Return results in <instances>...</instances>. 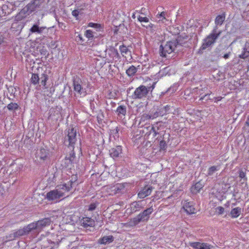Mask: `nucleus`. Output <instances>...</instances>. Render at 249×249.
<instances>
[{
	"mask_svg": "<svg viewBox=\"0 0 249 249\" xmlns=\"http://www.w3.org/2000/svg\"><path fill=\"white\" fill-rule=\"evenodd\" d=\"M77 176L75 175H71L67 182L58 185L56 189L48 192L47 197L49 200H57L65 196L66 192H70L73 187L77 184Z\"/></svg>",
	"mask_w": 249,
	"mask_h": 249,
	"instance_id": "f257e3e1",
	"label": "nucleus"
},
{
	"mask_svg": "<svg viewBox=\"0 0 249 249\" xmlns=\"http://www.w3.org/2000/svg\"><path fill=\"white\" fill-rule=\"evenodd\" d=\"M222 33L221 30L218 31V27H214L211 34L208 35L203 41L202 44L200 47L201 50L209 48V46L214 43L217 38Z\"/></svg>",
	"mask_w": 249,
	"mask_h": 249,
	"instance_id": "f03ea898",
	"label": "nucleus"
},
{
	"mask_svg": "<svg viewBox=\"0 0 249 249\" xmlns=\"http://www.w3.org/2000/svg\"><path fill=\"white\" fill-rule=\"evenodd\" d=\"M176 48V43L172 41H166L161 44L159 48V53L160 57H167L168 54L173 53Z\"/></svg>",
	"mask_w": 249,
	"mask_h": 249,
	"instance_id": "7ed1b4c3",
	"label": "nucleus"
},
{
	"mask_svg": "<svg viewBox=\"0 0 249 249\" xmlns=\"http://www.w3.org/2000/svg\"><path fill=\"white\" fill-rule=\"evenodd\" d=\"M127 185L126 183L120 184L118 183L113 185H107L103 187V191L107 193V195H113L119 193L124 192L125 188Z\"/></svg>",
	"mask_w": 249,
	"mask_h": 249,
	"instance_id": "20e7f679",
	"label": "nucleus"
},
{
	"mask_svg": "<svg viewBox=\"0 0 249 249\" xmlns=\"http://www.w3.org/2000/svg\"><path fill=\"white\" fill-rule=\"evenodd\" d=\"M76 135V130L73 127H71L68 129L67 135L65 137V142H68V146H71L73 149L77 141Z\"/></svg>",
	"mask_w": 249,
	"mask_h": 249,
	"instance_id": "39448f33",
	"label": "nucleus"
},
{
	"mask_svg": "<svg viewBox=\"0 0 249 249\" xmlns=\"http://www.w3.org/2000/svg\"><path fill=\"white\" fill-rule=\"evenodd\" d=\"M149 93V89L144 85H141L135 89L132 95L133 99H141L146 97Z\"/></svg>",
	"mask_w": 249,
	"mask_h": 249,
	"instance_id": "423d86ee",
	"label": "nucleus"
},
{
	"mask_svg": "<svg viewBox=\"0 0 249 249\" xmlns=\"http://www.w3.org/2000/svg\"><path fill=\"white\" fill-rule=\"evenodd\" d=\"M81 80H73V87L75 92L80 97H85L87 94L86 89L83 87L81 85Z\"/></svg>",
	"mask_w": 249,
	"mask_h": 249,
	"instance_id": "0eeeda50",
	"label": "nucleus"
},
{
	"mask_svg": "<svg viewBox=\"0 0 249 249\" xmlns=\"http://www.w3.org/2000/svg\"><path fill=\"white\" fill-rule=\"evenodd\" d=\"M52 221L50 217H47L46 218L39 220L36 223H32V228L33 229L41 230L44 227L49 226L51 223Z\"/></svg>",
	"mask_w": 249,
	"mask_h": 249,
	"instance_id": "6e6552de",
	"label": "nucleus"
},
{
	"mask_svg": "<svg viewBox=\"0 0 249 249\" xmlns=\"http://www.w3.org/2000/svg\"><path fill=\"white\" fill-rule=\"evenodd\" d=\"M49 156V151L45 148H41L36 152V158L38 161H44Z\"/></svg>",
	"mask_w": 249,
	"mask_h": 249,
	"instance_id": "1a4fd4ad",
	"label": "nucleus"
},
{
	"mask_svg": "<svg viewBox=\"0 0 249 249\" xmlns=\"http://www.w3.org/2000/svg\"><path fill=\"white\" fill-rule=\"evenodd\" d=\"M189 245L194 249H213L212 245L207 243L190 242Z\"/></svg>",
	"mask_w": 249,
	"mask_h": 249,
	"instance_id": "9d476101",
	"label": "nucleus"
},
{
	"mask_svg": "<svg viewBox=\"0 0 249 249\" xmlns=\"http://www.w3.org/2000/svg\"><path fill=\"white\" fill-rule=\"evenodd\" d=\"M82 226L84 228H88V227H91L95 226V221L91 217H84L80 221Z\"/></svg>",
	"mask_w": 249,
	"mask_h": 249,
	"instance_id": "9b49d317",
	"label": "nucleus"
},
{
	"mask_svg": "<svg viewBox=\"0 0 249 249\" xmlns=\"http://www.w3.org/2000/svg\"><path fill=\"white\" fill-rule=\"evenodd\" d=\"M154 211L153 206H150L149 208L144 210L142 212L140 213V217L142 221H147L148 220L150 215Z\"/></svg>",
	"mask_w": 249,
	"mask_h": 249,
	"instance_id": "f8f14e48",
	"label": "nucleus"
},
{
	"mask_svg": "<svg viewBox=\"0 0 249 249\" xmlns=\"http://www.w3.org/2000/svg\"><path fill=\"white\" fill-rule=\"evenodd\" d=\"M153 188L151 186H145L139 192L138 196L140 198H144L149 196L152 192Z\"/></svg>",
	"mask_w": 249,
	"mask_h": 249,
	"instance_id": "ddd939ff",
	"label": "nucleus"
},
{
	"mask_svg": "<svg viewBox=\"0 0 249 249\" xmlns=\"http://www.w3.org/2000/svg\"><path fill=\"white\" fill-rule=\"evenodd\" d=\"M183 208L185 211L188 213H196V209L194 205L190 201H185L183 205Z\"/></svg>",
	"mask_w": 249,
	"mask_h": 249,
	"instance_id": "4468645a",
	"label": "nucleus"
},
{
	"mask_svg": "<svg viewBox=\"0 0 249 249\" xmlns=\"http://www.w3.org/2000/svg\"><path fill=\"white\" fill-rule=\"evenodd\" d=\"M31 231V228L30 227V225H29L28 227L26 228L22 229H19L17 231H14L13 233V237L14 238L18 237L29 233Z\"/></svg>",
	"mask_w": 249,
	"mask_h": 249,
	"instance_id": "2eb2a0df",
	"label": "nucleus"
},
{
	"mask_svg": "<svg viewBox=\"0 0 249 249\" xmlns=\"http://www.w3.org/2000/svg\"><path fill=\"white\" fill-rule=\"evenodd\" d=\"M122 152V147L118 145L116 147L111 148L109 150V154L111 157L116 158L119 157L120 154Z\"/></svg>",
	"mask_w": 249,
	"mask_h": 249,
	"instance_id": "dca6fc26",
	"label": "nucleus"
},
{
	"mask_svg": "<svg viewBox=\"0 0 249 249\" xmlns=\"http://www.w3.org/2000/svg\"><path fill=\"white\" fill-rule=\"evenodd\" d=\"M75 160V154L72 149V150L69 156L66 157L65 159V163L67 164V166L69 167V165L73 163L74 160Z\"/></svg>",
	"mask_w": 249,
	"mask_h": 249,
	"instance_id": "f3484780",
	"label": "nucleus"
},
{
	"mask_svg": "<svg viewBox=\"0 0 249 249\" xmlns=\"http://www.w3.org/2000/svg\"><path fill=\"white\" fill-rule=\"evenodd\" d=\"M243 211V209L240 207L232 208L230 212V216L232 218H237L240 216L241 213H242Z\"/></svg>",
	"mask_w": 249,
	"mask_h": 249,
	"instance_id": "a211bd4d",
	"label": "nucleus"
},
{
	"mask_svg": "<svg viewBox=\"0 0 249 249\" xmlns=\"http://www.w3.org/2000/svg\"><path fill=\"white\" fill-rule=\"evenodd\" d=\"M31 13V4L28 3L22 10L19 12L18 16H20L22 18H25L26 17V14L28 15Z\"/></svg>",
	"mask_w": 249,
	"mask_h": 249,
	"instance_id": "6ab92c4d",
	"label": "nucleus"
},
{
	"mask_svg": "<svg viewBox=\"0 0 249 249\" xmlns=\"http://www.w3.org/2000/svg\"><path fill=\"white\" fill-rule=\"evenodd\" d=\"M226 18V14L225 13H223L221 14V15H218L216 16L215 19V26L218 27V25H222L224 21L225 20Z\"/></svg>",
	"mask_w": 249,
	"mask_h": 249,
	"instance_id": "aec40b11",
	"label": "nucleus"
},
{
	"mask_svg": "<svg viewBox=\"0 0 249 249\" xmlns=\"http://www.w3.org/2000/svg\"><path fill=\"white\" fill-rule=\"evenodd\" d=\"M119 50L123 57H127V55L131 54V52L127 46L122 45L119 46Z\"/></svg>",
	"mask_w": 249,
	"mask_h": 249,
	"instance_id": "412c9836",
	"label": "nucleus"
},
{
	"mask_svg": "<svg viewBox=\"0 0 249 249\" xmlns=\"http://www.w3.org/2000/svg\"><path fill=\"white\" fill-rule=\"evenodd\" d=\"M156 17L158 18L159 23H165L168 21L167 19V13L165 11L161 12L160 13H158L156 15Z\"/></svg>",
	"mask_w": 249,
	"mask_h": 249,
	"instance_id": "4be33fe9",
	"label": "nucleus"
},
{
	"mask_svg": "<svg viewBox=\"0 0 249 249\" xmlns=\"http://www.w3.org/2000/svg\"><path fill=\"white\" fill-rule=\"evenodd\" d=\"M50 116L54 117V119L56 120H58L62 116L60 108H53L51 111Z\"/></svg>",
	"mask_w": 249,
	"mask_h": 249,
	"instance_id": "5701e85b",
	"label": "nucleus"
},
{
	"mask_svg": "<svg viewBox=\"0 0 249 249\" xmlns=\"http://www.w3.org/2000/svg\"><path fill=\"white\" fill-rule=\"evenodd\" d=\"M142 203V201H135V202L132 203L131 204V210L133 212H136V211L141 210V209L143 208Z\"/></svg>",
	"mask_w": 249,
	"mask_h": 249,
	"instance_id": "b1692460",
	"label": "nucleus"
},
{
	"mask_svg": "<svg viewBox=\"0 0 249 249\" xmlns=\"http://www.w3.org/2000/svg\"><path fill=\"white\" fill-rule=\"evenodd\" d=\"M23 54L25 57V61L26 69L27 70L29 69V71H30L31 69V58H30V54L27 53V50Z\"/></svg>",
	"mask_w": 249,
	"mask_h": 249,
	"instance_id": "393cba45",
	"label": "nucleus"
},
{
	"mask_svg": "<svg viewBox=\"0 0 249 249\" xmlns=\"http://www.w3.org/2000/svg\"><path fill=\"white\" fill-rule=\"evenodd\" d=\"M88 26L94 28L97 32H103L104 30V26L97 23L89 22Z\"/></svg>",
	"mask_w": 249,
	"mask_h": 249,
	"instance_id": "a878e982",
	"label": "nucleus"
},
{
	"mask_svg": "<svg viewBox=\"0 0 249 249\" xmlns=\"http://www.w3.org/2000/svg\"><path fill=\"white\" fill-rule=\"evenodd\" d=\"M203 187V185L201 182H197L192 187V192L194 194H197V193L199 192L201 189H202Z\"/></svg>",
	"mask_w": 249,
	"mask_h": 249,
	"instance_id": "bb28decb",
	"label": "nucleus"
},
{
	"mask_svg": "<svg viewBox=\"0 0 249 249\" xmlns=\"http://www.w3.org/2000/svg\"><path fill=\"white\" fill-rule=\"evenodd\" d=\"M113 241V237L112 235L105 236L104 237L100 238L98 242L100 244H107V243H111Z\"/></svg>",
	"mask_w": 249,
	"mask_h": 249,
	"instance_id": "cd10ccee",
	"label": "nucleus"
},
{
	"mask_svg": "<svg viewBox=\"0 0 249 249\" xmlns=\"http://www.w3.org/2000/svg\"><path fill=\"white\" fill-rule=\"evenodd\" d=\"M138 71L137 68L134 66H130L126 71V73L128 76H134Z\"/></svg>",
	"mask_w": 249,
	"mask_h": 249,
	"instance_id": "c85d7f7f",
	"label": "nucleus"
},
{
	"mask_svg": "<svg viewBox=\"0 0 249 249\" xmlns=\"http://www.w3.org/2000/svg\"><path fill=\"white\" fill-rule=\"evenodd\" d=\"M146 128L147 129L149 130V133L148 134H152L153 138H155L157 134H159V128L158 127L156 128L155 127H154L153 126H149L148 127H146Z\"/></svg>",
	"mask_w": 249,
	"mask_h": 249,
	"instance_id": "c756f323",
	"label": "nucleus"
},
{
	"mask_svg": "<svg viewBox=\"0 0 249 249\" xmlns=\"http://www.w3.org/2000/svg\"><path fill=\"white\" fill-rule=\"evenodd\" d=\"M45 29H46V27H39L38 25L35 24L32 26V33L41 34Z\"/></svg>",
	"mask_w": 249,
	"mask_h": 249,
	"instance_id": "7c9ffc66",
	"label": "nucleus"
},
{
	"mask_svg": "<svg viewBox=\"0 0 249 249\" xmlns=\"http://www.w3.org/2000/svg\"><path fill=\"white\" fill-rule=\"evenodd\" d=\"M116 112L118 115H125L126 113V108L124 106H119L118 107Z\"/></svg>",
	"mask_w": 249,
	"mask_h": 249,
	"instance_id": "2f4dec72",
	"label": "nucleus"
},
{
	"mask_svg": "<svg viewBox=\"0 0 249 249\" xmlns=\"http://www.w3.org/2000/svg\"><path fill=\"white\" fill-rule=\"evenodd\" d=\"M141 221V217H140V214H139L136 217L130 219L129 224L131 226H133V225H137Z\"/></svg>",
	"mask_w": 249,
	"mask_h": 249,
	"instance_id": "473e14b6",
	"label": "nucleus"
},
{
	"mask_svg": "<svg viewBox=\"0 0 249 249\" xmlns=\"http://www.w3.org/2000/svg\"><path fill=\"white\" fill-rule=\"evenodd\" d=\"M239 176L241 179L240 181H241V183H244L245 182H247V178L246 177V173L245 172V171H244L242 170H239Z\"/></svg>",
	"mask_w": 249,
	"mask_h": 249,
	"instance_id": "72a5a7b5",
	"label": "nucleus"
},
{
	"mask_svg": "<svg viewBox=\"0 0 249 249\" xmlns=\"http://www.w3.org/2000/svg\"><path fill=\"white\" fill-rule=\"evenodd\" d=\"M7 107L9 110H16L18 109V105L17 103H11L7 105Z\"/></svg>",
	"mask_w": 249,
	"mask_h": 249,
	"instance_id": "f704fd0d",
	"label": "nucleus"
},
{
	"mask_svg": "<svg viewBox=\"0 0 249 249\" xmlns=\"http://www.w3.org/2000/svg\"><path fill=\"white\" fill-rule=\"evenodd\" d=\"M240 58L241 59H246V58L249 57V51H247V49L244 48L243 51L241 54L239 55Z\"/></svg>",
	"mask_w": 249,
	"mask_h": 249,
	"instance_id": "c9c22d12",
	"label": "nucleus"
},
{
	"mask_svg": "<svg viewBox=\"0 0 249 249\" xmlns=\"http://www.w3.org/2000/svg\"><path fill=\"white\" fill-rule=\"evenodd\" d=\"M84 36L89 39H92L94 36L93 32L91 30H87L85 32Z\"/></svg>",
	"mask_w": 249,
	"mask_h": 249,
	"instance_id": "e433bc0d",
	"label": "nucleus"
},
{
	"mask_svg": "<svg viewBox=\"0 0 249 249\" xmlns=\"http://www.w3.org/2000/svg\"><path fill=\"white\" fill-rule=\"evenodd\" d=\"M45 0H33L32 5H33V7L39 6L42 3H44Z\"/></svg>",
	"mask_w": 249,
	"mask_h": 249,
	"instance_id": "4c0bfd02",
	"label": "nucleus"
},
{
	"mask_svg": "<svg viewBox=\"0 0 249 249\" xmlns=\"http://www.w3.org/2000/svg\"><path fill=\"white\" fill-rule=\"evenodd\" d=\"M160 150H165L167 148V143L165 141L162 140L160 141L159 143Z\"/></svg>",
	"mask_w": 249,
	"mask_h": 249,
	"instance_id": "58836bf2",
	"label": "nucleus"
},
{
	"mask_svg": "<svg viewBox=\"0 0 249 249\" xmlns=\"http://www.w3.org/2000/svg\"><path fill=\"white\" fill-rule=\"evenodd\" d=\"M138 20L139 21V22H146V23L148 22L149 21L148 18L146 17V16H144V17H143V16H138Z\"/></svg>",
	"mask_w": 249,
	"mask_h": 249,
	"instance_id": "ea45409f",
	"label": "nucleus"
},
{
	"mask_svg": "<svg viewBox=\"0 0 249 249\" xmlns=\"http://www.w3.org/2000/svg\"><path fill=\"white\" fill-rule=\"evenodd\" d=\"M217 170V167L216 166H211L210 168L208 169V175H212L213 174L214 172Z\"/></svg>",
	"mask_w": 249,
	"mask_h": 249,
	"instance_id": "a19ab883",
	"label": "nucleus"
},
{
	"mask_svg": "<svg viewBox=\"0 0 249 249\" xmlns=\"http://www.w3.org/2000/svg\"><path fill=\"white\" fill-rule=\"evenodd\" d=\"M41 79V85L44 86H46L47 81L48 80V76L44 74L43 75H42Z\"/></svg>",
	"mask_w": 249,
	"mask_h": 249,
	"instance_id": "79ce46f5",
	"label": "nucleus"
},
{
	"mask_svg": "<svg viewBox=\"0 0 249 249\" xmlns=\"http://www.w3.org/2000/svg\"><path fill=\"white\" fill-rule=\"evenodd\" d=\"M80 11H81V10H79V9H78L77 10H73L71 12V14L73 17H75V18H76V19H78L79 15L80 13Z\"/></svg>",
	"mask_w": 249,
	"mask_h": 249,
	"instance_id": "37998d69",
	"label": "nucleus"
},
{
	"mask_svg": "<svg viewBox=\"0 0 249 249\" xmlns=\"http://www.w3.org/2000/svg\"><path fill=\"white\" fill-rule=\"evenodd\" d=\"M225 211V209L222 206H218L215 208V213H217L218 214H222Z\"/></svg>",
	"mask_w": 249,
	"mask_h": 249,
	"instance_id": "c03bdc74",
	"label": "nucleus"
},
{
	"mask_svg": "<svg viewBox=\"0 0 249 249\" xmlns=\"http://www.w3.org/2000/svg\"><path fill=\"white\" fill-rule=\"evenodd\" d=\"M39 80V78L38 77V75L36 74H32V82L33 83L36 84L38 83Z\"/></svg>",
	"mask_w": 249,
	"mask_h": 249,
	"instance_id": "a18cd8bd",
	"label": "nucleus"
},
{
	"mask_svg": "<svg viewBox=\"0 0 249 249\" xmlns=\"http://www.w3.org/2000/svg\"><path fill=\"white\" fill-rule=\"evenodd\" d=\"M97 207V204L95 203H91L88 208L89 211H93L95 210L96 208Z\"/></svg>",
	"mask_w": 249,
	"mask_h": 249,
	"instance_id": "49530a36",
	"label": "nucleus"
},
{
	"mask_svg": "<svg viewBox=\"0 0 249 249\" xmlns=\"http://www.w3.org/2000/svg\"><path fill=\"white\" fill-rule=\"evenodd\" d=\"M146 8H142L141 9L140 11H137V12H139V13H141V14H143V15H146Z\"/></svg>",
	"mask_w": 249,
	"mask_h": 249,
	"instance_id": "de8ad7c7",
	"label": "nucleus"
},
{
	"mask_svg": "<svg viewBox=\"0 0 249 249\" xmlns=\"http://www.w3.org/2000/svg\"><path fill=\"white\" fill-rule=\"evenodd\" d=\"M78 40L79 41H80L81 43H83L84 42V40L82 37V36L81 35H78L77 36Z\"/></svg>",
	"mask_w": 249,
	"mask_h": 249,
	"instance_id": "09e8293b",
	"label": "nucleus"
},
{
	"mask_svg": "<svg viewBox=\"0 0 249 249\" xmlns=\"http://www.w3.org/2000/svg\"><path fill=\"white\" fill-rule=\"evenodd\" d=\"M30 87L28 86V85H27L26 86H25L24 89V92L27 91V94H28L30 92Z\"/></svg>",
	"mask_w": 249,
	"mask_h": 249,
	"instance_id": "8fccbe9b",
	"label": "nucleus"
},
{
	"mask_svg": "<svg viewBox=\"0 0 249 249\" xmlns=\"http://www.w3.org/2000/svg\"><path fill=\"white\" fill-rule=\"evenodd\" d=\"M222 97L221 96H218L214 97V101L217 102L218 101H221Z\"/></svg>",
	"mask_w": 249,
	"mask_h": 249,
	"instance_id": "3c124183",
	"label": "nucleus"
},
{
	"mask_svg": "<svg viewBox=\"0 0 249 249\" xmlns=\"http://www.w3.org/2000/svg\"><path fill=\"white\" fill-rule=\"evenodd\" d=\"M230 54L231 53H227L226 54H225L223 57L226 59H228Z\"/></svg>",
	"mask_w": 249,
	"mask_h": 249,
	"instance_id": "603ef678",
	"label": "nucleus"
},
{
	"mask_svg": "<svg viewBox=\"0 0 249 249\" xmlns=\"http://www.w3.org/2000/svg\"><path fill=\"white\" fill-rule=\"evenodd\" d=\"M18 24V22H15L12 23L11 27L12 28H15L16 27H17V25Z\"/></svg>",
	"mask_w": 249,
	"mask_h": 249,
	"instance_id": "864d4df0",
	"label": "nucleus"
},
{
	"mask_svg": "<svg viewBox=\"0 0 249 249\" xmlns=\"http://www.w3.org/2000/svg\"><path fill=\"white\" fill-rule=\"evenodd\" d=\"M4 42V37L0 35V45Z\"/></svg>",
	"mask_w": 249,
	"mask_h": 249,
	"instance_id": "5fc2aeb1",
	"label": "nucleus"
},
{
	"mask_svg": "<svg viewBox=\"0 0 249 249\" xmlns=\"http://www.w3.org/2000/svg\"><path fill=\"white\" fill-rule=\"evenodd\" d=\"M155 83H153L151 87H148L147 88L149 89V91H150V89H152V90L154 89L155 88Z\"/></svg>",
	"mask_w": 249,
	"mask_h": 249,
	"instance_id": "6e6d98bb",
	"label": "nucleus"
},
{
	"mask_svg": "<svg viewBox=\"0 0 249 249\" xmlns=\"http://www.w3.org/2000/svg\"><path fill=\"white\" fill-rule=\"evenodd\" d=\"M246 124L247 126H249V115L248 116L247 119L246 121Z\"/></svg>",
	"mask_w": 249,
	"mask_h": 249,
	"instance_id": "4d7b16f0",
	"label": "nucleus"
},
{
	"mask_svg": "<svg viewBox=\"0 0 249 249\" xmlns=\"http://www.w3.org/2000/svg\"><path fill=\"white\" fill-rule=\"evenodd\" d=\"M7 8V5H5V4L3 5L2 6V7H1L2 10L3 11L5 10H6V9Z\"/></svg>",
	"mask_w": 249,
	"mask_h": 249,
	"instance_id": "13d9d810",
	"label": "nucleus"
},
{
	"mask_svg": "<svg viewBox=\"0 0 249 249\" xmlns=\"http://www.w3.org/2000/svg\"><path fill=\"white\" fill-rule=\"evenodd\" d=\"M209 95V94H205L203 96L201 97L200 98L199 100H200V101H202V100L204 99H205V97H206V96H207V95Z\"/></svg>",
	"mask_w": 249,
	"mask_h": 249,
	"instance_id": "bf43d9fd",
	"label": "nucleus"
},
{
	"mask_svg": "<svg viewBox=\"0 0 249 249\" xmlns=\"http://www.w3.org/2000/svg\"><path fill=\"white\" fill-rule=\"evenodd\" d=\"M132 18H135V14H133L132 15Z\"/></svg>",
	"mask_w": 249,
	"mask_h": 249,
	"instance_id": "052dcab7",
	"label": "nucleus"
},
{
	"mask_svg": "<svg viewBox=\"0 0 249 249\" xmlns=\"http://www.w3.org/2000/svg\"><path fill=\"white\" fill-rule=\"evenodd\" d=\"M153 25L152 24H150L149 25V26H150V27H153Z\"/></svg>",
	"mask_w": 249,
	"mask_h": 249,
	"instance_id": "680f3d73",
	"label": "nucleus"
},
{
	"mask_svg": "<svg viewBox=\"0 0 249 249\" xmlns=\"http://www.w3.org/2000/svg\"><path fill=\"white\" fill-rule=\"evenodd\" d=\"M28 43L31 44V43L30 41H29V42H28Z\"/></svg>",
	"mask_w": 249,
	"mask_h": 249,
	"instance_id": "e2e57ef3",
	"label": "nucleus"
},
{
	"mask_svg": "<svg viewBox=\"0 0 249 249\" xmlns=\"http://www.w3.org/2000/svg\"><path fill=\"white\" fill-rule=\"evenodd\" d=\"M117 54H119L117 52V51H116Z\"/></svg>",
	"mask_w": 249,
	"mask_h": 249,
	"instance_id": "0e129e2a",
	"label": "nucleus"
}]
</instances>
